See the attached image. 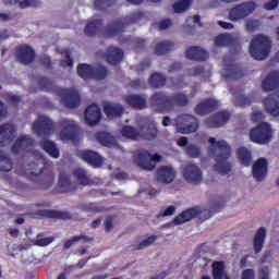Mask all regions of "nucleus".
Listing matches in <instances>:
<instances>
[{
  "instance_id": "obj_21",
  "label": "nucleus",
  "mask_w": 279,
  "mask_h": 279,
  "mask_svg": "<svg viewBox=\"0 0 279 279\" xmlns=\"http://www.w3.org/2000/svg\"><path fill=\"white\" fill-rule=\"evenodd\" d=\"M264 108L271 117H279V89L264 99Z\"/></svg>"
},
{
  "instance_id": "obj_8",
  "label": "nucleus",
  "mask_w": 279,
  "mask_h": 279,
  "mask_svg": "<svg viewBox=\"0 0 279 279\" xmlns=\"http://www.w3.org/2000/svg\"><path fill=\"white\" fill-rule=\"evenodd\" d=\"M33 131L39 138H49L56 131V124L49 117L39 116L33 123Z\"/></svg>"
},
{
  "instance_id": "obj_25",
  "label": "nucleus",
  "mask_w": 279,
  "mask_h": 279,
  "mask_svg": "<svg viewBox=\"0 0 279 279\" xmlns=\"http://www.w3.org/2000/svg\"><path fill=\"white\" fill-rule=\"evenodd\" d=\"M267 167L268 163L265 158H259L254 162L252 173L257 182H263L267 177Z\"/></svg>"
},
{
  "instance_id": "obj_39",
  "label": "nucleus",
  "mask_w": 279,
  "mask_h": 279,
  "mask_svg": "<svg viewBox=\"0 0 279 279\" xmlns=\"http://www.w3.org/2000/svg\"><path fill=\"white\" fill-rule=\"evenodd\" d=\"M41 148L46 154L50 155L51 158H60V149L53 141L46 140L41 142Z\"/></svg>"
},
{
  "instance_id": "obj_56",
  "label": "nucleus",
  "mask_w": 279,
  "mask_h": 279,
  "mask_svg": "<svg viewBox=\"0 0 279 279\" xmlns=\"http://www.w3.org/2000/svg\"><path fill=\"white\" fill-rule=\"evenodd\" d=\"M204 65L194 66L192 69H187L186 73L189 77H199V75H204Z\"/></svg>"
},
{
  "instance_id": "obj_38",
  "label": "nucleus",
  "mask_w": 279,
  "mask_h": 279,
  "mask_svg": "<svg viewBox=\"0 0 279 279\" xmlns=\"http://www.w3.org/2000/svg\"><path fill=\"white\" fill-rule=\"evenodd\" d=\"M14 162H12V158L5 153V150L0 149V171L3 173H9L11 169H13Z\"/></svg>"
},
{
  "instance_id": "obj_58",
  "label": "nucleus",
  "mask_w": 279,
  "mask_h": 279,
  "mask_svg": "<svg viewBox=\"0 0 279 279\" xmlns=\"http://www.w3.org/2000/svg\"><path fill=\"white\" fill-rule=\"evenodd\" d=\"M2 97L3 99H5V101H9L10 104H21V96L14 95L12 93H4Z\"/></svg>"
},
{
  "instance_id": "obj_64",
  "label": "nucleus",
  "mask_w": 279,
  "mask_h": 279,
  "mask_svg": "<svg viewBox=\"0 0 279 279\" xmlns=\"http://www.w3.org/2000/svg\"><path fill=\"white\" fill-rule=\"evenodd\" d=\"M269 267L264 266L259 269L258 279H269Z\"/></svg>"
},
{
  "instance_id": "obj_33",
  "label": "nucleus",
  "mask_w": 279,
  "mask_h": 279,
  "mask_svg": "<svg viewBox=\"0 0 279 279\" xmlns=\"http://www.w3.org/2000/svg\"><path fill=\"white\" fill-rule=\"evenodd\" d=\"M77 190L75 184L71 183V179L64 172L59 174V192L60 193H73Z\"/></svg>"
},
{
  "instance_id": "obj_12",
  "label": "nucleus",
  "mask_w": 279,
  "mask_h": 279,
  "mask_svg": "<svg viewBox=\"0 0 279 279\" xmlns=\"http://www.w3.org/2000/svg\"><path fill=\"white\" fill-rule=\"evenodd\" d=\"M60 138L61 141H77V130L78 126L75 121L62 119L60 122Z\"/></svg>"
},
{
  "instance_id": "obj_16",
  "label": "nucleus",
  "mask_w": 279,
  "mask_h": 279,
  "mask_svg": "<svg viewBox=\"0 0 279 279\" xmlns=\"http://www.w3.org/2000/svg\"><path fill=\"white\" fill-rule=\"evenodd\" d=\"M34 147V140L29 135L19 137L11 147L12 154H29Z\"/></svg>"
},
{
  "instance_id": "obj_54",
  "label": "nucleus",
  "mask_w": 279,
  "mask_h": 279,
  "mask_svg": "<svg viewBox=\"0 0 279 279\" xmlns=\"http://www.w3.org/2000/svg\"><path fill=\"white\" fill-rule=\"evenodd\" d=\"M185 154L189 158H199L202 156V148L195 144H190L185 148Z\"/></svg>"
},
{
  "instance_id": "obj_11",
  "label": "nucleus",
  "mask_w": 279,
  "mask_h": 279,
  "mask_svg": "<svg viewBox=\"0 0 279 279\" xmlns=\"http://www.w3.org/2000/svg\"><path fill=\"white\" fill-rule=\"evenodd\" d=\"M161 158L158 154L151 156L149 150H140L135 156V161L144 171H154L156 162H160Z\"/></svg>"
},
{
  "instance_id": "obj_43",
  "label": "nucleus",
  "mask_w": 279,
  "mask_h": 279,
  "mask_svg": "<svg viewBox=\"0 0 279 279\" xmlns=\"http://www.w3.org/2000/svg\"><path fill=\"white\" fill-rule=\"evenodd\" d=\"M238 159L243 167H250L252 165V153L247 148L241 147L238 149Z\"/></svg>"
},
{
  "instance_id": "obj_60",
  "label": "nucleus",
  "mask_w": 279,
  "mask_h": 279,
  "mask_svg": "<svg viewBox=\"0 0 279 279\" xmlns=\"http://www.w3.org/2000/svg\"><path fill=\"white\" fill-rule=\"evenodd\" d=\"M251 121H253V123L265 121V113L263 111H253L251 113Z\"/></svg>"
},
{
  "instance_id": "obj_28",
  "label": "nucleus",
  "mask_w": 279,
  "mask_h": 279,
  "mask_svg": "<svg viewBox=\"0 0 279 279\" xmlns=\"http://www.w3.org/2000/svg\"><path fill=\"white\" fill-rule=\"evenodd\" d=\"M36 215H38V217H45L46 219H62L63 221L72 219L71 213L56 209H40L37 210Z\"/></svg>"
},
{
  "instance_id": "obj_44",
  "label": "nucleus",
  "mask_w": 279,
  "mask_h": 279,
  "mask_svg": "<svg viewBox=\"0 0 279 279\" xmlns=\"http://www.w3.org/2000/svg\"><path fill=\"white\" fill-rule=\"evenodd\" d=\"M256 97L254 94L247 95H240L235 97V106H239L240 108H247V106H252L254 104Z\"/></svg>"
},
{
  "instance_id": "obj_14",
  "label": "nucleus",
  "mask_w": 279,
  "mask_h": 279,
  "mask_svg": "<svg viewBox=\"0 0 279 279\" xmlns=\"http://www.w3.org/2000/svg\"><path fill=\"white\" fill-rule=\"evenodd\" d=\"M15 58L20 64H32L36 60V51L28 45H21L15 48Z\"/></svg>"
},
{
  "instance_id": "obj_59",
  "label": "nucleus",
  "mask_w": 279,
  "mask_h": 279,
  "mask_svg": "<svg viewBox=\"0 0 279 279\" xmlns=\"http://www.w3.org/2000/svg\"><path fill=\"white\" fill-rule=\"evenodd\" d=\"M53 243V238L48 236V238H37L35 244L38 245L39 247H47V245H51Z\"/></svg>"
},
{
  "instance_id": "obj_13",
  "label": "nucleus",
  "mask_w": 279,
  "mask_h": 279,
  "mask_svg": "<svg viewBox=\"0 0 279 279\" xmlns=\"http://www.w3.org/2000/svg\"><path fill=\"white\" fill-rule=\"evenodd\" d=\"M123 50L114 46L107 47L106 50L101 53L102 60L111 66H117V64H121V62H123Z\"/></svg>"
},
{
  "instance_id": "obj_55",
  "label": "nucleus",
  "mask_w": 279,
  "mask_h": 279,
  "mask_svg": "<svg viewBox=\"0 0 279 279\" xmlns=\"http://www.w3.org/2000/svg\"><path fill=\"white\" fill-rule=\"evenodd\" d=\"M214 206L208 210H204L205 215H204V221H206V219H210V217H213V215H215V213H219V210H221V206H226V201H219L218 203H215Z\"/></svg>"
},
{
  "instance_id": "obj_3",
  "label": "nucleus",
  "mask_w": 279,
  "mask_h": 279,
  "mask_svg": "<svg viewBox=\"0 0 279 279\" xmlns=\"http://www.w3.org/2000/svg\"><path fill=\"white\" fill-rule=\"evenodd\" d=\"M143 16V12L137 11L126 15L123 21H111L104 29L105 38H117V36H121V34L125 32L128 25H134V23H138Z\"/></svg>"
},
{
  "instance_id": "obj_24",
  "label": "nucleus",
  "mask_w": 279,
  "mask_h": 279,
  "mask_svg": "<svg viewBox=\"0 0 279 279\" xmlns=\"http://www.w3.org/2000/svg\"><path fill=\"white\" fill-rule=\"evenodd\" d=\"M104 112L108 119H120L125 113V108L119 102H107L104 105Z\"/></svg>"
},
{
  "instance_id": "obj_20",
  "label": "nucleus",
  "mask_w": 279,
  "mask_h": 279,
  "mask_svg": "<svg viewBox=\"0 0 279 279\" xmlns=\"http://www.w3.org/2000/svg\"><path fill=\"white\" fill-rule=\"evenodd\" d=\"M16 136V126L14 124L4 123L0 125V147H4L5 143H12Z\"/></svg>"
},
{
  "instance_id": "obj_1",
  "label": "nucleus",
  "mask_w": 279,
  "mask_h": 279,
  "mask_svg": "<svg viewBox=\"0 0 279 279\" xmlns=\"http://www.w3.org/2000/svg\"><path fill=\"white\" fill-rule=\"evenodd\" d=\"M149 104L151 108H155L156 112H171L175 106L179 108L189 106V96L182 92L172 95H167L165 92H156L150 96Z\"/></svg>"
},
{
  "instance_id": "obj_63",
  "label": "nucleus",
  "mask_w": 279,
  "mask_h": 279,
  "mask_svg": "<svg viewBox=\"0 0 279 279\" xmlns=\"http://www.w3.org/2000/svg\"><path fill=\"white\" fill-rule=\"evenodd\" d=\"M254 278H256V274L254 272V269L247 268L242 271L241 279H254Z\"/></svg>"
},
{
  "instance_id": "obj_10",
  "label": "nucleus",
  "mask_w": 279,
  "mask_h": 279,
  "mask_svg": "<svg viewBox=\"0 0 279 279\" xmlns=\"http://www.w3.org/2000/svg\"><path fill=\"white\" fill-rule=\"evenodd\" d=\"M254 10H256V2H242L230 9L229 19L230 21H243V19H247V16H250Z\"/></svg>"
},
{
  "instance_id": "obj_47",
  "label": "nucleus",
  "mask_w": 279,
  "mask_h": 279,
  "mask_svg": "<svg viewBox=\"0 0 279 279\" xmlns=\"http://www.w3.org/2000/svg\"><path fill=\"white\" fill-rule=\"evenodd\" d=\"M73 175L82 186H88V184H90V179L88 174H86V170L77 168L73 171Z\"/></svg>"
},
{
  "instance_id": "obj_30",
  "label": "nucleus",
  "mask_w": 279,
  "mask_h": 279,
  "mask_svg": "<svg viewBox=\"0 0 279 279\" xmlns=\"http://www.w3.org/2000/svg\"><path fill=\"white\" fill-rule=\"evenodd\" d=\"M244 73L241 66L234 62L225 64V80H241Z\"/></svg>"
},
{
  "instance_id": "obj_15",
  "label": "nucleus",
  "mask_w": 279,
  "mask_h": 279,
  "mask_svg": "<svg viewBox=\"0 0 279 279\" xmlns=\"http://www.w3.org/2000/svg\"><path fill=\"white\" fill-rule=\"evenodd\" d=\"M216 110H219V100L215 98H206L202 100L194 109L199 117H206V114L216 112Z\"/></svg>"
},
{
  "instance_id": "obj_7",
  "label": "nucleus",
  "mask_w": 279,
  "mask_h": 279,
  "mask_svg": "<svg viewBox=\"0 0 279 279\" xmlns=\"http://www.w3.org/2000/svg\"><path fill=\"white\" fill-rule=\"evenodd\" d=\"M199 129V120L192 114L182 113L175 119V130L179 134H193Z\"/></svg>"
},
{
  "instance_id": "obj_31",
  "label": "nucleus",
  "mask_w": 279,
  "mask_h": 279,
  "mask_svg": "<svg viewBox=\"0 0 279 279\" xmlns=\"http://www.w3.org/2000/svg\"><path fill=\"white\" fill-rule=\"evenodd\" d=\"M265 239H267V229L259 228L253 238V250L255 254H260L265 247Z\"/></svg>"
},
{
  "instance_id": "obj_46",
  "label": "nucleus",
  "mask_w": 279,
  "mask_h": 279,
  "mask_svg": "<svg viewBox=\"0 0 279 279\" xmlns=\"http://www.w3.org/2000/svg\"><path fill=\"white\" fill-rule=\"evenodd\" d=\"M83 213H106V207L99 203H85L80 205Z\"/></svg>"
},
{
  "instance_id": "obj_4",
  "label": "nucleus",
  "mask_w": 279,
  "mask_h": 279,
  "mask_svg": "<svg viewBox=\"0 0 279 279\" xmlns=\"http://www.w3.org/2000/svg\"><path fill=\"white\" fill-rule=\"evenodd\" d=\"M124 138H131V141H154L158 136V129L154 123H146L141 126V132L136 131L133 126L124 125L121 131Z\"/></svg>"
},
{
  "instance_id": "obj_62",
  "label": "nucleus",
  "mask_w": 279,
  "mask_h": 279,
  "mask_svg": "<svg viewBox=\"0 0 279 279\" xmlns=\"http://www.w3.org/2000/svg\"><path fill=\"white\" fill-rule=\"evenodd\" d=\"M39 62H40V64H41V66H44L45 69H51V66H52V62H51V58L50 57H48V56H44V57H41L40 58V60H39Z\"/></svg>"
},
{
  "instance_id": "obj_23",
  "label": "nucleus",
  "mask_w": 279,
  "mask_h": 279,
  "mask_svg": "<svg viewBox=\"0 0 279 279\" xmlns=\"http://www.w3.org/2000/svg\"><path fill=\"white\" fill-rule=\"evenodd\" d=\"M230 121L228 111H218L206 120L207 128H223Z\"/></svg>"
},
{
  "instance_id": "obj_50",
  "label": "nucleus",
  "mask_w": 279,
  "mask_h": 279,
  "mask_svg": "<svg viewBox=\"0 0 279 279\" xmlns=\"http://www.w3.org/2000/svg\"><path fill=\"white\" fill-rule=\"evenodd\" d=\"M37 84L41 90H46L47 93H51L52 90H56V85L53 84V81H51L48 77L41 76L37 80Z\"/></svg>"
},
{
  "instance_id": "obj_49",
  "label": "nucleus",
  "mask_w": 279,
  "mask_h": 279,
  "mask_svg": "<svg viewBox=\"0 0 279 279\" xmlns=\"http://www.w3.org/2000/svg\"><path fill=\"white\" fill-rule=\"evenodd\" d=\"M173 49V43L171 41H160L155 46V53L157 56H165Z\"/></svg>"
},
{
  "instance_id": "obj_35",
  "label": "nucleus",
  "mask_w": 279,
  "mask_h": 279,
  "mask_svg": "<svg viewBox=\"0 0 279 279\" xmlns=\"http://www.w3.org/2000/svg\"><path fill=\"white\" fill-rule=\"evenodd\" d=\"M3 3L4 5H19L21 10L38 8L40 5L38 0H3Z\"/></svg>"
},
{
  "instance_id": "obj_34",
  "label": "nucleus",
  "mask_w": 279,
  "mask_h": 279,
  "mask_svg": "<svg viewBox=\"0 0 279 279\" xmlns=\"http://www.w3.org/2000/svg\"><path fill=\"white\" fill-rule=\"evenodd\" d=\"M211 274L214 279H230V275L226 274V263L214 262L211 265Z\"/></svg>"
},
{
  "instance_id": "obj_2",
  "label": "nucleus",
  "mask_w": 279,
  "mask_h": 279,
  "mask_svg": "<svg viewBox=\"0 0 279 279\" xmlns=\"http://www.w3.org/2000/svg\"><path fill=\"white\" fill-rule=\"evenodd\" d=\"M210 145H213L211 154L215 157L216 163L214 165L215 171L220 175H228L232 171V163L228 160L232 156V148L228 145V142L221 140L218 141L215 137L209 138Z\"/></svg>"
},
{
  "instance_id": "obj_48",
  "label": "nucleus",
  "mask_w": 279,
  "mask_h": 279,
  "mask_svg": "<svg viewBox=\"0 0 279 279\" xmlns=\"http://www.w3.org/2000/svg\"><path fill=\"white\" fill-rule=\"evenodd\" d=\"M106 77H108V68L104 65L93 68L92 80H97L98 82H101V80H106Z\"/></svg>"
},
{
  "instance_id": "obj_36",
  "label": "nucleus",
  "mask_w": 279,
  "mask_h": 279,
  "mask_svg": "<svg viewBox=\"0 0 279 279\" xmlns=\"http://www.w3.org/2000/svg\"><path fill=\"white\" fill-rule=\"evenodd\" d=\"M102 25H104V20L89 21L84 28L85 36L93 38V36H96L97 32L101 29Z\"/></svg>"
},
{
  "instance_id": "obj_6",
  "label": "nucleus",
  "mask_w": 279,
  "mask_h": 279,
  "mask_svg": "<svg viewBox=\"0 0 279 279\" xmlns=\"http://www.w3.org/2000/svg\"><path fill=\"white\" fill-rule=\"evenodd\" d=\"M272 137L274 131L271 130V125L267 122H262L250 131L252 143H257L258 145H267L268 143H271Z\"/></svg>"
},
{
  "instance_id": "obj_26",
  "label": "nucleus",
  "mask_w": 279,
  "mask_h": 279,
  "mask_svg": "<svg viewBox=\"0 0 279 279\" xmlns=\"http://www.w3.org/2000/svg\"><path fill=\"white\" fill-rule=\"evenodd\" d=\"M185 57L187 60H193L194 62H206L208 51L202 49L199 46H191L186 49Z\"/></svg>"
},
{
  "instance_id": "obj_57",
  "label": "nucleus",
  "mask_w": 279,
  "mask_h": 279,
  "mask_svg": "<svg viewBox=\"0 0 279 279\" xmlns=\"http://www.w3.org/2000/svg\"><path fill=\"white\" fill-rule=\"evenodd\" d=\"M260 27V21L258 20H248L246 21V32L254 33Z\"/></svg>"
},
{
  "instance_id": "obj_40",
  "label": "nucleus",
  "mask_w": 279,
  "mask_h": 279,
  "mask_svg": "<svg viewBox=\"0 0 279 279\" xmlns=\"http://www.w3.org/2000/svg\"><path fill=\"white\" fill-rule=\"evenodd\" d=\"M78 241H84L85 243H93L94 239L84 234L74 235L70 238L68 241H65V243L63 244V250H71V247L77 244Z\"/></svg>"
},
{
  "instance_id": "obj_52",
  "label": "nucleus",
  "mask_w": 279,
  "mask_h": 279,
  "mask_svg": "<svg viewBox=\"0 0 279 279\" xmlns=\"http://www.w3.org/2000/svg\"><path fill=\"white\" fill-rule=\"evenodd\" d=\"M158 241V235H150L147 239L143 240L138 244H133L132 247L133 250L141 251L145 250V247H149L150 245H154Z\"/></svg>"
},
{
  "instance_id": "obj_32",
  "label": "nucleus",
  "mask_w": 279,
  "mask_h": 279,
  "mask_svg": "<svg viewBox=\"0 0 279 279\" xmlns=\"http://www.w3.org/2000/svg\"><path fill=\"white\" fill-rule=\"evenodd\" d=\"M197 215H199V211L197 210V208L195 207L187 208L173 219V223L174 226H182V223H186L192 219H195Z\"/></svg>"
},
{
  "instance_id": "obj_9",
  "label": "nucleus",
  "mask_w": 279,
  "mask_h": 279,
  "mask_svg": "<svg viewBox=\"0 0 279 279\" xmlns=\"http://www.w3.org/2000/svg\"><path fill=\"white\" fill-rule=\"evenodd\" d=\"M182 177L187 184H192L193 186H199V184L204 182V172H202V168L196 163L184 165L182 168Z\"/></svg>"
},
{
  "instance_id": "obj_53",
  "label": "nucleus",
  "mask_w": 279,
  "mask_h": 279,
  "mask_svg": "<svg viewBox=\"0 0 279 279\" xmlns=\"http://www.w3.org/2000/svg\"><path fill=\"white\" fill-rule=\"evenodd\" d=\"M117 3V0H94V8L99 12H104L108 10V8H112Z\"/></svg>"
},
{
  "instance_id": "obj_22",
  "label": "nucleus",
  "mask_w": 279,
  "mask_h": 279,
  "mask_svg": "<svg viewBox=\"0 0 279 279\" xmlns=\"http://www.w3.org/2000/svg\"><path fill=\"white\" fill-rule=\"evenodd\" d=\"M123 101L133 110H145L147 108V100L138 94H130L124 96Z\"/></svg>"
},
{
  "instance_id": "obj_5",
  "label": "nucleus",
  "mask_w": 279,
  "mask_h": 279,
  "mask_svg": "<svg viewBox=\"0 0 279 279\" xmlns=\"http://www.w3.org/2000/svg\"><path fill=\"white\" fill-rule=\"evenodd\" d=\"M248 51L254 60H266L271 52V40L265 35H257L251 40Z\"/></svg>"
},
{
  "instance_id": "obj_27",
  "label": "nucleus",
  "mask_w": 279,
  "mask_h": 279,
  "mask_svg": "<svg viewBox=\"0 0 279 279\" xmlns=\"http://www.w3.org/2000/svg\"><path fill=\"white\" fill-rule=\"evenodd\" d=\"M157 182L162 184H171L175 180V170L169 166H163L157 169L156 172Z\"/></svg>"
},
{
  "instance_id": "obj_37",
  "label": "nucleus",
  "mask_w": 279,
  "mask_h": 279,
  "mask_svg": "<svg viewBox=\"0 0 279 279\" xmlns=\"http://www.w3.org/2000/svg\"><path fill=\"white\" fill-rule=\"evenodd\" d=\"M148 83L151 88H163V86L167 84V76H165V74L155 72L148 78Z\"/></svg>"
},
{
  "instance_id": "obj_41",
  "label": "nucleus",
  "mask_w": 279,
  "mask_h": 279,
  "mask_svg": "<svg viewBox=\"0 0 279 279\" xmlns=\"http://www.w3.org/2000/svg\"><path fill=\"white\" fill-rule=\"evenodd\" d=\"M214 43L216 47H232L234 45V37L229 34H220L215 37Z\"/></svg>"
},
{
  "instance_id": "obj_61",
  "label": "nucleus",
  "mask_w": 279,
  "mask_h": 279,
  "mask_svg": "<svg viewBox=\"0 0 279 279\" xmlns=\"http://www.w3.org/2000/svg\"><path fill=\"white\" fill-rule=\"evenodd\" d=\"M112 228H114V218H112V216H108L105 219V232H111Z\"/></svg>"
},
{
  "instance_id": "obj_29",
  "label": "nucleus",
  "mask_w": 279,
  "mask_h": 279,
  "mask_svg": "<svg viewBox=\"0 0 279 279\" xmlns=\"http://www.w3.org/2000/svg\"><path fill=\"white\" fill-rule=\"evenodd\" d=\"M279 86V72L272 71L270 72L266 78L262 82V88L265 93H269L271 90H276Z\"/></svg>"
},
{
  "instance_id": "obj_19",
  "label": "nucleus",
  "mask_w": 279,
  "mask_h": 279,
  "mask_svg": "<svg viewBox=\"0 0 279 279\" xmlns=\"http://www.w3.org/2000/svg\"><path fill=\"white\" fill-rule=\"evenodd\" d=\"M101 121V109L98 105L93 104L89 105L85 109V123L93 128V125H97Z\"/></svg>"
},
{
  "instance_id": "obj_45",
  "label": "nucleus",
  "mask_w": 279,
  "mask_h": 279,
  "mask_svg": "<svg viewBox=\"0 0 279 279\" xmlns=\"http://www.w3.org/2000/svg\"><path fill=\"white\" fill-rule=\"evenodd\" d=\"M77 75L82 80H92L93 77V65L86 63H80L77 65Z\"/></svg>"
},
{
  "instance_id": "obj_51",
  "label": "nucleus",
  "mask_w": 279,
  "mask_h": 279,
  "mask_svg": "<svg viewBox=\"0 0 279 279\" xmlns=\"http://www.w3.org/2000/svg\"><path fill=\"white\" fill-rule=\"evenodd\" d=\"M192 3H193L192 0H179L178 2L173 3L172 8L175 14H182V12H186V10L191 8Z\"/></svg>"
},
{
  "instance_id": "obj_18",
  "label": "nucleus",
  "mask_w": 279,
  "mask_h": 279,
  "mask_svg": "<svg viewBox=\"0 0 279 279\" xmlns=\"http://www.w3.org/2000/svg\"><path fill=\"white\" fill-rule=\"evenodd\" d=\"M59 95L65 108H77L80 106V94L74 89H60Z\"/></svg>"
},
{
  "instance_id": "obj_17",
  "label": "nucleus",
  "mask_w": 279,
  "mask_h": 279,
  "mask_svg": "<svg viewBox=\"0 0 279 279\" xmlns=\"http://www.w3.org/2000/svg\"><path fill=\"white\" fill-rule=\"evenodd\" d=\"M77 156L81 160H84V162L94 167V169H99V167L104 165V158L95 150H81L77 153Z\"/></svg>"
},
{
  "instance_id": "obj_42",
  "label": "nucleus",
  "mask_w": 279,
  "mask_h": 279,
  "mask_svg": "<svg viewBox=\"0 0 279 279\" xmlns=\"http://www.w3.org/2000/svg\"><path fill=\"white\" fill-rule=\"evenodd\" d=\"M96 140L98 143H100V145H104V147H112V145L116 143L114 136L107 132L96 133Z\"/></svg>"
}]
</instances>
